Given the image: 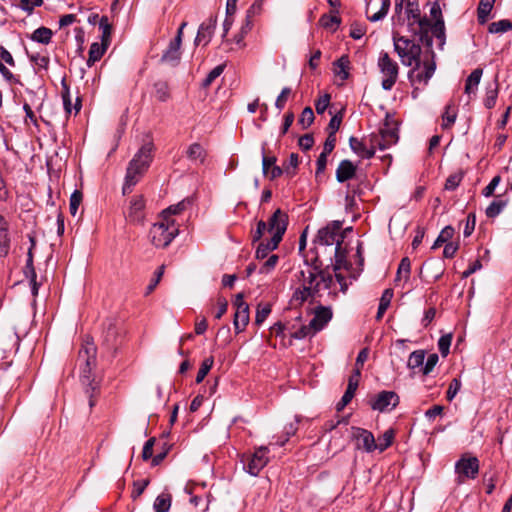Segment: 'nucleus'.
I'll return each instance as SVG.
<instances>
[{
	"label": "nucleus",
	"mask_w": 512,
	"mask_h": 512,
	"mask_svg": "<svg viewBox=\"0 0 512 512\" xmlns=\"http://www.w3.org/2000/svg\"><path fill=\"white\" fill-rule=\"evenodd\" d=\"M97 348L92 339L86 338L78 352L77 364L80 369V378L86 386L85 392L89 397V407L96 404V397L99 394V384L92 378V370L96 367Z\"/></svg>",
	"instance_id": "f257e3e1"
},
{
	"label": "nucleus",
	"mask_w": 512,
	"mask_h": 512,
	"mask_svg": "<svg viewBox=\"0 0 512 512\" xmlns=\"http://www.w3.org/2000/svg\"><path fill=\"white\" fill-rule=\"evenodd\" d=\"M153 151L154 144L152 142H146L130 160L122 188L124 195L132 191V188L139 182L140 178L150 167L153 160Z\"/></svg>",
	"instance_id": "f03ea898"
},
{
	"label": "nucleus",
	"mask_w": 512,
	"mask_h": 512,
	"mask_svg": "<svg viewBox=\"0 0 512 512\" xmlns=\"http://www.w3.org/2000/svg\"><path fill=\"white\" fill-rule=\"evenodd\" d=\"M405 15L407 19L408 31L415 37L426 48L431 49L433 47V40L430 35H427L425 28L429 26V20L427 16L421 15V10L418 0H408L405 6Z\"/></svg>",
	"instance_id": "7ed1b4c3"
},
{
	"label": "nucleus",
	"mask_w": 512,
	"mask_h": 512,
	"mask_svg": "<svg viewBox=\"0 0 512 512\" xmlns=\"http://www.w3.org/2000/svg\"><path fill=\"white\" fill-rule=\"evenodd\" d=\"M392 39L394 50L399 56L401 63L407 67L415 65L416 68H420L422 54V48L420 44L414 42L406 36L400 35L396 31H393Z\"/></svg>",
	"instance_id": "20e7f679"
},
{
	"label": "nucleus",
	"mask_w": 512,
	"mask_h": 512,
	"mask_svg": "<svg viewBox=\"0 0 512 512\" xmlns=\"http://www.w3.org/2000/svg\"><path fill=\"white\" fill-rule=\"evenodd\" d=\"M397 121L386 115L384 126L380 128L379 134H371L369 137V146L380 150H386L398 142Z\"/></svg>",
	"instance_id": "39448f33"
},
{
	"label": "nucleus",
	"mask_w": 512,
	"mask_h": 512,
	"mask_svg": "<svg viewBox=\"0 0 512 512\" xmlns=\"http://www.w3.org/2000/svg\"><path fill=\"white\" fill-rule=\"evenodd\" d=\"M178 231V226L174 220H162L153 224L149 235L155 247L166 248L177 236Z\"/></svg>",
	"instance_id": "423d86ee"
},
{
	"label": "nucleus",
	"mask_w": 512,
	"mask_h": 512,
	"mask_svg": "<svg viewBox=\"0 0 512 512\" xmlns=\"http://www.w3.org/2000/svg\"><path fill=\"white\" fill-rule=\"evenodd\" d=\"M307 277L304 279L302 286L297 288L291 298V304L294 306H301L309 298L314 299L320 293L321 287L318 282V274L310 269H307Z\"/></svg>",
	"instance_id": "0eeeda50"
},
{
	"label": "nucleus",
	"mask_w": 512,
	"mask_h": 512,
	"mask_svg": "<svg viewBox=\"0 0 512 512\" xmlns=\"http://www.w3.org/2000/svg\"><path fill=\"white\" fill-rule=\"evenodd\" d=\"M122 332L116 320L109 318L103 323L102 347L113 356L122 343Z\"/></svg>",
	"instance_id": "6e6552de"
},
{
	"label": "nucleus",
	"mask_w": 512,
	"mask_h": 512,
	"mask_svg": "<svg viewBox=\"0 0 512 512\" xmlns=\"http://www.w3.org/2000/svg\"><path fill=\"white\" fill-rule=\"evenodd\" d=\"M268 454V446H260L255 449L254 453L242 455L241 461L244 464L245 471L252 476H257L268 464Z\"/></svg>",
	"instance_id": "1a4fd4ad"
},
{
	"label": "nucleus",
	"mask_w": 512,
	"mask_h": 512,
	"mask_svg": "<svg viewBox=\"0 0 512 512\" xmlns=\"http://www.w3.org/2000/svg\"><path fill=\"white\" fill-rule=\"evenodd\" d=\"M378 67L384 75L381 83L382 88L387 91L391 90L395 85L399 74V66L397 62H395L387 52L382 51L379 56Z\"/></svg>",
	"instance_id": "9d476101"
},
{
	"label": "nucleus",
	"mask_w": 512,
	"mask_h": 512,
	"mask_svg": "<svg viewBox=\"0 0 512 512\" xmlns=\"http://www.w3.org/2000/svg\"><path fill=\"white\" fill-rule=\"evenodd\" d=\"M400 402L398 394L394 391L383 390L368 400V403L372 410L381 413L389 412L396 408Z\"/></svg>",
	"instance_id": "9b49d317"
},
{
	"label": "nucleus",
	"mask_w": 512,
	"mask_h": 512,
	"mask_svg": "<svg viewBox=\"0 0 512 512\" xmlns=\"http://www.w3.org/2000/svg\"><path fill=\"white\" fill-rule=\"evenodd\" d=\"M289 223L288 214L280 208L276 209L267 221L268 232L273 237V243L281 242Z\"/></svg>",
	"instance_id": "f8f14e48"
},
{
	"label": "nucleus",
	"mask_w": 512,
	"mask_h": 512,
	"mask_svg": "<svg viewBox=\"0 0 512 512\" xmlns=\"http://www.w3.org/2000/svg\"><path fill=\"white\" fill-rule=\"evenodd\" d=\"M431 54L430 60L421 61V66H423V71L417 72L419 68L414 67L408 72V79L412 85L415 83H423L425 85L428 84L429 80L434 75L436 70V62H435V53L432 48L429 49Z\"/></svg>",
	"instance_id": "ddd939ff"
},
{
	"label": "nucleus",
	"mask_w": 512,
	"mask_h": 512,
	"mask_svg": "<svg viewBox=\"0 0 512 512\" xmlns=\"http://www.w3.org/2000/svg\"><path fill=\"white\" fill-rule=\"evenodd\" d=\"M342 228V221H332L325 227L321 228L314 240L315 243H319L323 246H337V241L341 240L344 236L340 233Z\"/></svg>",
	"instance_id": "4468645a"
},
{
	"label": "nucleus",
	"mask_w": 512,
	"mask_h": 512,
	"mask_svg": "<svg viewBox=\"0 0 512 512\" xmlns=\"http://www.w3.org/2000/svg\"><path fill=\"white\" fill-rule=\"evenodd\" d=\"M455 472L458 474L460 482L464 478L475 479L479 472V460L477 457H461L455 464Z\"/></svg>",
	"instance_id": "2eb2a0df"
},
{
	"label": "nucleus",
	"mask_w": 512,
	"mask_h": 512,
	"mask_svg": "<svg viewBox=\"0 0 512 512\" xmlns=\"http://www.w3.org/2000/svg\"><path fill=\"white\" fill-rule=\"evenodd\" d=\"M234 305L236 306V312L234 314L233 325L235 332L238 334L244 331L249 323V306L243 300V293L236 295Z\"/></svg>",
	"instance_id": "dca6fc26"
},
{
	"label": "nucleus",
	"mask_w": 512,
	"mask_h": 512,
	"mask_svg": "<svg viewBox=\"0 0 512 512\" xmlns=\"http://www.w3.org/2000/svg\"><path fill=\"white\" fill-rule=\"evenodd\" d=\"M217 25V16L211 15L208 19L203 21L197 31V35L194 40V44L196 46L203 44L204 46L208 45L211 41L214 31Z\"/></svg>",
	"instance_id": "f3484780"
},
{
	"label": "nucleus",
	"mask_w": 512,
	"mask_h": 512,
	"mask_svg": "<svg viewBox=\"0 0 512 512\" xmlns=\"http://www.w3.org/2000/svg\"><path fill=\"white\" fill-rule=\"evenodd\" d=\"M181 45L178 39H172L168 47L163 51L160 62L169 64L172 67L179 65L181 60Z\"/></svg>",
	"instance_id": "a211bd4d"
},
{
	"label": "nucleus",
	"mask_w": 512,
	"mask_h": 512,
	"mask_svg": "<svg viewBox=\"0 0 512 512\" xmlns=\"http://www.w3.org/2000/svg\"><path fill=\"white\" fill-rule=\"evenodd\" d=\"M354 429V437L357 440V448H362L368 453H371L377 450V444L374 435L363 428H353Z\"/></svg>",
	"instance_id": "6ab92c4d"
},
{
	"label": "nucleus",
	"mask_w": 512,
	"mask_h": 512,
	"mask_svg": "<svg viewBox=\"0 0 512 512\" xmlns=\"http://www.w3.org/2000/svg\"><path fill=\"white\" fill-rule=\"evenodd\" d=\"M332 319V310L330 307L319 306L315 310L314 317L310 320L313 334L321 331L325 325Z\"/></svg>",
	"instance_id": "aec40b11"
},
{
	"label": "nucleus",
	"mask_w": 512,
	"mask_h": 512,
	"mask_svg": "<svg viewBox=\"0 0 512 512\" xmlns=\"http://www.w3.org/2000/svg\"><path fill=\"white\" fill-rule=\"evenodd\" d=\"M357 166L348 159L342 160L336 169V180L339 183H344L351 180L356 175Z\"/></svg>",
	"instance_id": "412c9836"
},
{
	"label": "nucleus",
	"mask_w": 512,
	"mask_h": 512,
	"mask_svg": "<svg viewBox=\"0 0 512 512\" xmlns=\"http://www.w3.org/2000/svg\"><path fill=\"white\" fill-rule=\"evenodd\" d=\"M427 35L433 36L439 41L438 46L440 49H443L446 42V28L444 20H438L437 22H432L429 20V26L425 28Z\"/></svg>",
	"instance_id": "4be33fe9"
},
{
	"label": "nucleus",
	"mask_w": 512,
	"mask_h": 512,
	"mask_svg": "<svg viewBox=\"0 0 512 512\" xmlns=\"http://www.w3.org/2000/svg\"><path fill=\"white\" fill-rule=\"evenodd\" d=\"M145 201L142 196H136L131 199L128 211V218L131 222H140L143 219V209Z\"/></svg>",
	"instance_id": "5701e85b"
},
{
	"label": "nucleus",
	"mask_w": 512,
	"mask_h": 512,
	"mask_svg": "<svg viewBox=\"0 0 512 512\" xmlns=\"http://www.w3.org/2000/svg\"><path fill=\"white\" fill-rule=\"evenodd\" d=\"M343 237H341L340 241H337V246L334 248V258L335 262L333 264L334 272H338L340 269L344 268L349 270L351 264L346 259V250L342 248Z\"/></svg>",
	"instance_id": "b1692460"
},
{
	"label": "nucleus",
	"mask_w": 512,
	"mask_h": 512,
	"mask_svg": "<svg viewBox=\"0 0 512 512\" xmlns=\"http://www.w3.org/2000/svg\"><path fill=\"white\" fill-rule=\"evenodd\" d=\"M10 239L8 235V222L0 215V257H5L9 253Z\"/></svg>",
	"instance_id": "393cba45"
},
{
	"label": "nucleus",
	"mask_w": 512,
	"mask_h": 512,
	"mask_svg": "<svg viewBox=\"0 0 512 512\" xmlns=\"http://www.w3.org/2000/svg\"><path fill=\"white\" fill-rule=\"evenodd\" d=\"M108 46V44L103 43L102 41L101 43H92L88 53L87 66L92 67L95 62L99 61L106 52Z\"/></svg>",
	"instance_id": "a878e982"
},
{
	"label": "nucleus",
	"mask_w": 512,
	"mask_h": 512,
	"mask_svg": "<svg viewBox=\"0 0 512 512\" xmlns=\"http://www.w3.org/2000/svg\"><path fill=\"white\" fill-rule=\"evenodd\" d=\"M280 242L273 243V237L270 239H266L263 241H259V244L256 249V258L264 259L268 257L269 253L278 248Z\"/></svg>",
	"instance_id": "bb28decb"
},
{
	"label": "nucleus",
	"mask_w": 512,
	"mask_h": 512,
	"mask_svg": "<svg viewBox=\"0 0 512 512\" xmlns=\"http://www.w3.org/2000/svg\"><path fill=\"white\" fill-rule=\"evenodd\" d=\"M349 57L347 55L341 56L338 60H336L334 65V73L336 76H338L341 80H347L349 78Z\"/></svg>",
	"instance_id": "cd10ccee"
},
{
	"label": "nucleus",
	"mask_w": 512,
	"mask_h": 512,
	"mask_svg": "<svg viewBox=\"0 0 512 512\" xmlns=\"http://www.w3.org/2000/svg\"><path fill=\"white\" fill-rule=\"evenodd\" d=\"M482 74H483V69H481V68H476L471 72V74L467 77L466 83H465V93L466 94L474 93L477 90V87L480 83Z\"/></svg>",
	"instance_id": "c85d7f7f"
},
{
	"label": "nucleus",
	"mask_w": 512,
	"mask_h": 512,
	"mask_svg": "<svg viewBox=\"0 0 512 512\" xmlns=\"http://www.w3.org/2000/svg\"><path fill=\"white\" fill-rule=\"evenodd\" d=\"M495 0H480L477 8V19L479 24L483 25L487 22L488 16L493 9Z\"/></svg>",
	"instance_id": "c756f323"
},
{
	"label": "nucleus",
	"mask_w": 512,
	"mask_h": 512,
	"mask_svg": "<svg viewBox=\"0 0 512 512\" xmlns=\"http://www.w3.org/2000/svg\"><path fill=\"white\" fill-rule=\"evenodd\" d=\"M30 241H31V247L29 248L28 253H27V260H26V265L24 268V274H25L26 278L29 279V281H34L37 278V274H36V271H35V268L33 265V253H32V249L35 246V240L33 237H30Z\"/></svg>",
	"instance_id": "7c9ffc66"
},
{
	"label": "nucleus",
	"mask_w": 512,
	"mask_h": 512,
	"mask_svg": "<svg viewBox=\"0 0 512 512\" xmlns=\"http://www.w3.org/2000/svg\"><path fill=\"white\" fill-rule=\"evenodd\" d=\"M186 155L193 162L199 161L203 163L206 158V151L201 144L193 143L188 147Z\"/></svg>",
	"instance_id": "2f4dec72"
},
{
	"label": "nucleus",
	"mask_w": 512,
	"mask_h": 512,
	"mask_svg": "<svg viewBox=\"0 0 512 512\" xmlns=\"http://www.w3.org/2000/svg\"><path fill=\"white\" fill-rule=\"evenodd\" d=\"M53 36V32L51 29L47 27H39L37 28L31 35V40L47 45L51 42Z\"/></svg>",
	"instance_id": "473e14b6"
},
{
	"label": "nucleus",
	"mask_w": 512,
	"mask_h": 512,
	"mask_svg": "<svg viewBox=\"0 0 512 512\" xmlns=\"http://www.w3.org/2000/svg\"><path fill=\"white\" fill-rule=\"evenodd\" d=\"M155 97L160 102H166L170 99V88L166 81L159 80L154 83Z\"/></svg>",
	"instance_id": "72a5a7b5"
},
{
	"label": "nucleus",
	"mask_w": 512,
	"mask_h": 512,
	"mask_svg": "<svg viewBox=\"0 0 512 512\" xmlns=\"http://www.w3.org/2000/svg\"><path fill=\"white\" fill-rule=\"evenodd\" d=\"M392 298H393V290L391 288L385 289L380 298V302H379V306H378V310H377L376 318L378 320L383 317L384 313L390 306Z\"/></svg>",
	"instance_id": "f704fd0d"
},
{
	"label": "nucleus",
	"mask_w": 512,
	"mask_h": 512,
	"mask_svg": "<svg viewBox=\"0 0 512 512\" xmlns=\"http://www.w3.org/2000/svg\"><path fill=\"white\" fill-rule=\"evenodd\" d=\"M507 204H508L507 199H503V198L495 199L486 208V211H485L486 216L488 218L497 217L502 212V210L506 207Z\"/></svg>",
	"instance_id": "c9c22d12"
},
{
	"label": "nucleus",
	"mask_w": 512,
	"mask_h": 512,
	"mask_svg": "<svg viewBox=\"0 0 512 512\" xmlns=\"http://www.w3.org/2000/svg\"><path fill=\"white\" fill-rule=\"evenodd\" d=\"M171 507V495L162 493L154 501L153 509L155 512H168Z\"/></svg>",
	"instance_id": "e433bc0d"
},
{
	"label": "nucleus",
	"mask_w": 512,
	"mask_h": 512,
	"mask_svg": "<svg viewBox=\"0 0 512 512\" xmlns=\"http://www.w3.org/2000/svg\"><path fill=\"white\" fill-rule=\"evenodd\" d=\"M454 228L450 225L444 227L441 232L439 233L438 237L436 238V240L434 241L433 245H432V249H436L440 246H442L443 244H447L449 242H451L450 240L452 239L453 235H454Z\"/></svg>",
	"instance_id": "4c0bfd02"
},
{
	"label": "nucleus",
	"mask_w": 512,
	"mask_h": 512,
	"mask_svg": "<svg viewBox=\"0 0 512 512\" xmlns=\"http://www.w3.org/2000/svg\"><path fill=\"white\" fill-rule=\"evenodd\" d=\"M456 117H457L456 107L453 104L446 105L445 111L442 114V120H443L442 128L443 129L450 128L455 123Z\"/></svg>",
	"instance_id": "58836bf2"
},
{
	"label": "nucleus",
	"mask_w": 512,
	"mask_h": 512,
	"mask_svg": "<svg viewBox=\"0 0 512 512\" xmlns=\"http://www.w3.org/2000/svg\"><path fill=\"white\" fill-rule=\"evenodd\" d=\"M510 30H512V22L508 19L492 22L488 26V31L492 34H502Z\"/></svg>",
	"instance_id": "ea45409f"
},
{
	"label": "nucleus",
	"mask_w": 512,
	"mask_h": 512,
	"mask_svg": "<svg viewBox=\"0 0 512 512\" xmlns=\"http://www.w3.org/2000/svg\"><path fill=\"white\" fill-rule=\"evenodd\" d=\"M395 432L393 429L386 430L381 436L378 437L377 450L380 452L385 451L393 443Z\"/></svg>",
	"instance_id": "a19ab883"
},
{
	"label": "nucleus",
	"mask_w": 512,
	"mask_h": 512,
	"mask_svg": "<svg viewBox=\"0 0 512 512\" xmlns=\"http://www.w3.org/2000/svg\"><path fill=\"white\" fill-rule=\"evenodd\" d=\"M425 355L426 353L424 350L413 351L408 358V368L413 370L416 368L423 367Z\"/></svg>",
	"instance_id": "79ce46f5"
},
{
	"label": "nucleus",
	"mask_w": 512,
	"mask_h": 512,
	"mask_svg": "<svg viewBox=\"0 0 512 512\" xmlns=\"http://www.w3.org/2000/svg\"><path fill=\"white\" fill-rule=\"evenodd\" d=\"M390 6H391L390 0H381V7H380L379 11H377L376 13H374L372 15H369L368 10H366L367 19L371 22H377V21L384 19L386 17V15L388 14ZM367 9H369V6L367 7Z\"/></svg>",
	"instance_id": "37998d69"
},
{
	"label": "nucleus",
	"mask_w": 512,
	"mask_h": 512,
	"mask_svg": "<svg viewBox=\"0 0 512 512\" xmlns=\"http://www.w3.org/2000/svg\"><path fill=\"white\" fill-rule=\"evenodd\" d=\"M99 28L102 30L101 41L109 45L111 41L112 25L107 16L104 15L100 18Z\"/></svg>",
	"instance_id": "c03bdc74"
},
{
	"label": "nucleus",
	"mask_w": 512,
	"mask_h": 512,
	"mask_svg": "<svg viewBox=\"0 0 512 512\" xmlns=\"http://www.w3.org/2000/svg\"><path fill=\"white\" fill-rule=\"evenodd\" d=\"M410 272H411V261L408 257H404L401 259L400 264L398 266L395 280L398 281L403 277L405 279V281H407L410 277Z\"/></svg>",
	"instance_id": "a18cd8bd"
},
{
	"label": "nucleus",
	"mask_w": 512,
	"mask_h": 512,
	"mask_svg": "<svg viewBox=\"0 0 512 512\" xmlns=\"http://www.w3.org/2000/svg\"><path fill=\"white\" fill-rule=\"evenodd\" d=\"M338 13V11L336 10L335 11V14H331V15H326L324 14L321 18H320V23L321 25L324 27V28H330L332 29L333 31H335L337 29V27L340 25L341 23V19L340 17H338L336 14Z\"/></svg>",
	"instance_id": "49530a36"
},
{
	"label": "nucleus",
	"mask_w": 512,
	"mask_h": 512,
	"mask_svg": "<svg viewBox=\"0 0 512 512\" xmlns=\"http://www.w3.org/2000/svg\"><path fill=\"white\" fill-rule=\"evenodd\" d=\"M213 364H214V358L212 356L203 360V362L201 363V366L198 370L197 376H196L197 384L201 383L205 379V377L211 370Z\"/></svg>",
	"instance_id": "de8ad7c7"
},
{
	"label": "nucleus",
	"mask_w": 512,
	"mask_h": 512,
	"mask_svg": "<svg viewBox=\"0 0 512 512\" xmlns=\"http://www.w3.org/2000/svg\"><path fill=\"white\" fill-rule=\"evenodd\" d=\"M314 113L311 107H305L298 119V124L302 126L303 129H307L314 121Z\"/></svg>",
	"instance_id": "09e8293b"
},
{
	"label": "nucleus",
	"mask_w": 512,
	"mask_h": 512,
	"mask_svg": "<svg viewBox=\"0 0 512 512\" xmlns=\"http://www.w3.org/2000/svg\"><path fill=\"white\" fill-rule=\"evenodd\" d=\"M186 208V204L184 201H181L177 204L171 205L165 210L162 211L161 215L163 217V220H171V215H177L180 214L182 211H184Z\"/></svg>",
	"instance_id": "8fccbe9b"
},
{
	"label": "nucleus",
	"mask_w": 512,
	"mask_h": 512,
	"mask_svg": "<svg viewBox=\"0 0 512 512\" xmlns=\"http://www.w3.org/2000/svg\"><path fill=\"white\" fill-rule=\"evenodd\" d=\"M225 65H218L214 67L208 75L205 77V79L202 82V87L207 88L209 87L216 78H218L224 71Z\"/></svg>",
	"instance_id": "3c124183"
},
{
	"label": "nucleus",
	"mask_w": 512,
	"mask_h": 512,
	"mask_svg": "<svg viewBox=\"0 0 512 512\" xmlns=\"http://www.w3.org/2000/svg\"><path fill=\"white\" fill-rule=\"evenodd\" d=\"M266 231L268 232L267 222L259 220L257 222L256 229L251 232L252 243L254 244L256 242H259Z\"/></svg>",
	"instance_id": "603ef678"
},
{
	"label": "nucleus",
	"mask_w": 512,
	"mask_h": 512,
	"mask_svg": "<svg viewBox=\"0 0 512 512\" xmlns=\"http://www.w3.org/2000/svg\"><path fill=\"white\" fill-rule=\"evenodd\" d=\"M265 146H266V143H263V145H262V172L265 176H267L269 169L275 165L277 158L275 156H266Z\"/></svg>",
	"instance_id": "864d4df0"
},
{
	"label": "nucleus",
	"mask_w": 512,
	"mask_h": 512,
	"mask_svg": "<svg viewBox=\"0 0 512 512\" xmlns=\"http://www.w3.org/2000/svg\"><path fill=\"white\" fill-rule=\"evenodd\" d=\"M29 59L38 66L39 69L47 70L49 67L50 59L47 55H41L39 53L30 54Z\"/></svg>",
	"instance_id": "5fc2aeb1"
},
{
	"label": "nucleus",
	"mask_w": 512,
	"mask_h": 512,
	"mask_svg": "<svg viewBox=\"0 0 512 512\" xmlns=\"http://www.w3.org/2000/svg\"><path fill=\"white\" fill-rule=\"evenodd\" d=\"M270 313H271V305L270 304L258 305L257 311H256V316H255V324L261 325L266 320V318L269 316Z\"/></svg>",
	"instance_id": "6e6d98bb"
},
{
	"label": "nucleus",
	"mask_w": 512,
	"mask_h": 512,
	"mask_svg": "<svg viewBox=\"0 0 512 512\" xmlns=\"http://www.w3.org/2000/svg\"><path fill=\"white\" fill-rule=\"evenodd\" d=\"M83 195L79 190H75L70 196L69 211L72 216H75L78 208L82 202Z\"/></svg>",
	"instance_id": "4d7b16f0"
},
{
	"label": "nucleus",
	"mask_w": 512,
	"mask_h": 512,
	"mask_svg": "<svg viewBox=\"0 0 512 512\" xmlns=\"http://www.w3.org/2000/svg\"><path fill=\"white\" fill-rule=\"evenodd\" d=\"M304 262H305L306 266L308 267V269L316 272L317 274H319L320 272H323L325 270L324 264H323L322 260L320 259L318 252H315L314 257L310 261L305 260Z\"/></svg>",
	"instance_id": "13d9d810"
},
{
	"label": "nucleus",
	"mask_w": 512,
	"mask_h": 512,
	"mask_svg": "<svg viewBox=\"0 0 512 512\" xmlns=\"http://www.w3.org/2000/svg\"><path fill=\"white\" fill-rule=\"evenodd\" d=\"M451 342H452L451 334H446L439 338L438 349L443 357H446L449 354Z\"/></svg>",
	"instance_id": "bf43d9fd"
},
{
	"label": "nucleus",
	"mask_w": 512,
	"mask_h": 512,
	"mask_svg": "<svg viewBox=\"0 0 512 512\" xmlns=\"http://www.w3.org/2000/svg\"><path fill=\"white\" fill-rule=\"evenodd\" d=\"M462 386L461 380L459 378H453L449 384L448 390L446 392V398L448 401H452L457 393L460 391Z\"/></svg>",
	"instance_id": "052dcab7"
},
{
	"label": "nucleus",
	"mask_w": 512,
	"mask_h": 512,
	"mask_svg": "<svg viewBox=\"0 0 512 512\" xmlns=\"http://www.w3.org/2000/svg\"><path fill=\"white\" fill-rule=\"evenodd\" d=\"M278 260H279V256L276 254L269 256L268 259L260 267L259 272L261 274L270 273L276 267Z\"/></svg>",
	"instance_id": "680f3d73"
},
{
	"label": "nucleus",
	"mask_w": 512,
	"mask_h": 512,
	"mask_svg": "<svg viewBox=\"0 0 512 512\" xmlns=\"http://www.w3.org/2000/svg\"><path fill=\"white\" fill-rule=\"evenodd\" d=\"M149 483H150L149 479H141V480L134 481V483H133L134 489L132 491L131 497L134 500L137 499L138 497H140L142 495V493L144 492V490L146 489V487L149 485Z\"/></svg>",
	"instance_id": "e2e57ef3"
},
{
	"label": "nucleus",
	"mask_w": 512,
	"mask_h": 512,
	"mask_svg": "<svg viewBox=\"0 0 512 512\" xmlns=\"http://www.w3.org/2000/svg\"><path fill=\"white\" fill-rule=\"evenodd\" d=\"M291 93H292V90L290 87H284L281 90L280 94L278 95V97L276 98V101H275V107L279 111H281L285 107L288 97L290 96Z\"/></svg>",
	"instance_id": "0e129e2a"
},
{
	"label": "nucleus",
	"mask_w": 512,
	"mask_h": 512,
	"mask_svg": "<svg viewBox=\"0 0 512 512\" xmlns=\"http://www.w3.org/2000/svg\"><path fill=\"white\" fill-rule=\"evenodd\" d=\"M366 145V142L362 139H358L357 137L354 136H351L349 138V146L351 150L358 156H360L361 153H363Z\"/></svg>",
	"instance_id": "69168bd1"
},
{
	"label": "nucleus",
	"mask_w": 512,
	"mask_h": 512,
	"mask_svg": "<svg viewBox=\"0 0 512 512\" xmlns=\"http://www.w3.org/2000/svg\"><path fill=\"white\" fill-rule=\"evenodd\" d=\"M438 360H439V357L436 353L430 354L421 369L423 375H429L433 371L436 364L438 363Z\"/></svg>",
	"instance_id": "338daca9"
},
{
	"label": "nucleus",
	"mask_w": 512,
	"mask_h": 512,
	"mask_svg": "<svg viewBox=\"0 0 512 512\" xmlns=\"http://www.w3.org/2000/svg\"><path fill=\"white\" fill-rule=\"evenodd\" d=\"M365 33H366L365 25L357 23V22H354L351 24L350 33H349L351 38L358 40V39L362 38L365 35Z\"/></svg>",
	"instance_id": "774afa93"
}]
</instances>
